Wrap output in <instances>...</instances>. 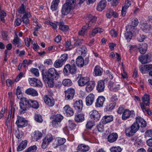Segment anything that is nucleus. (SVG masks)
I'll return each mask as SVG.
<instances>
[{"label":"nucleus","instance_id":"2","mask_svg":"<svg viewBox=\"0 0 152 152\" xmlns=\"http://www.w3.org/2000/svg\"><path fill=\"white\" fill-rule=\"evenodd\" d=\"M86 19L88 21V24L87 25L86 24L85 26H83L82 29L79 31L78 34L80 35H84L87 29L95 24L96 21V18L91 14H89L86 17Z\"/></svg>","mask_w":152,"mask_h":152},{"label":"nucleus","instance_id":"56","mask_svg":"<svg viewBox=\"0 0 152 152\" xmlns=\"http://www.w3.org/2000/svg\"><path fill=\"white\" fill-rule=\"evenodd\" d=\"M111 152H121L122 149L119 146L112 147L110 148Z\"/></svg>","mask_w":152,"mask_h":152},{"label":"nucleus","instance_id":"26","mask_svg":"<svg viewBox=\"0 0 152 152\" xmlns=\"http://www.w3.org/2000/svg\"><path fill=\"white\" fill-rule=\"evenodd\" d=\"M77 150L81 152H86L89 150V147L88 145L84 144H80L78 145Z\"/></svg>","mask_w":152,"mask_h":152},{"label":"nucleus","instance_id":"58","mask_svg":"<svg viewBox=\"0 0 152 152\" xmlns=\"http://www.w3.org/2000/svg\"><path fill=\"white\" fill-rule=\"evenodd\" d=\"M34 119L37 122L39 123H41L43 121L42 116L39 114H35V115Z\"/></svg>","mask_w":152,"mask_h":152},{"label":"nucleus","instance_id":"10","mask_svg":"<svg viewBox=\"0 0 152 152\" xmlns=\"http://www.w3.org/2000/svg\"><path fill=\"white\" fill-rule=\"evenodd\" d=\"M65 94V99L66 100H69L73 99L75 94V91L74 89L71 88H68L64 91Z\"/></svg>","mask_w":152,"mask_h":152},{"label":"nucleus","instance_id":"52","mask_svg":"<svg viewBox=\"0 0 152 152\" xmlns=\"http://www.w3.org/2000/svg\"><path fill=\"white\" fill-rule=\"evenodd\" d=\"M70 73L72 74H75L77 71V68L75 64H72V65H70Z\"/></svg>","mask_w":152,"mask_h":152},{"label":"nucleus","instance_id":"21","mask_svg":"<svg viewBox=\"0 0 152 152\" xmlns=\"http://www.w3.org/2000/svg\"><path fill=\"white\" fill-rule=\"evenodd\" d=\"M95 85L94 81H89L86 85V90L88 92H90L93 90Z\"/></svg>","mask_w":152,"mask_h":152},{"label":"nucleus","instance_id":"20","mask_svg":"<svg viewBox=\"0 0 152 152\" xmlns=\"http://www.w3.org/2000/svg\"><path fill=\"white\" fill-rule=\"evenodd\" d=\"M118 137V134L116 133L110 134L107 136V141L110 143H113L117 140Z\"/></svg>","mask_w":152,"mask_h":152},{"label":"nucleus","instance_id":"45","mask_svg":"<svg viewBox=\"0 0 152 152\" xmlns=\"http://www.w3.org/2000/svg\"><path fill=\"white\" fill-rule=\"evenodd\" d=\"M140 127V125L135 122L134 123L130 126L132 130L134 133H136L139 130Z\"/></svg>","mask_w":152,"mask_h":152},{"label":"nucleus","instance_id":"42","mask_svg":"<svg viewBox=\"0 0 152 152\" xmlns=\"http://www.w3.org/2000/svg\"><path fill=\"white\" fill-rule=\"evenodd\" d=\"M56 23L57 25L59 26V29L62 31H66L69 28L68 26L64 25V23L63 22H57Z\"/></svg>","mask_w":152,"mask_h":152},{"label":"nucleus","instance_id":"19","mask_svg":"<svg viewBox=\"0 0 152 152\" xmlns=\"http://www.w3.org/2000/svg\"><path fill=\"white\" fill-rule=\"evenodd\" d=\"M135 122L138 124L141 127H145L146 126V122L142 118L137 116L136 118Z\"/></svg>","mask_w":152,"mask_h":152},{"label":"nucleus","instance_id":"15","mask_svg":"<svg viewBox=\"0 0 152 152\" xmlns=\"http://www.w3.org/2000/svg\"><path fill=\"white\" fill-rule=\"evenodd\" d=\"M105 100V98L104 96H99L97 99L96 102L95 103V107L98 108L102 107Z\"/></svg>","mask_w":152,"mask_h":152},{"label":"nucleus","instance_id":"63","mask_svg":"<svg viewBox=\"0 0 152 152\" xmlns=\"http://www.w3.org/2000/svg\"><path fill=\"white\" fill-rule=\"evenodd\" d=\"M100 122L99 124L97 126V129L99 132H102L104 131V126L103 124Z\"/></svg>","mask_w":152,"mask_h":152},{"label":"nucleus","instance_id":"31","mask_svg":"<svg viewBox=\"0 0 152 152\" xmlns=\"http://www.w3.org/2000/svg\"><path fill=\"white\" fill-rule=\"evenodd\" d=\"M147 47L148 45L146 43H143L140 45L139 46V49L140 53L142 54H145L146 51Z\"/></svg>","mask_w":152,"mask_h":152},{"label":"nucleus","instance_id":"9","mask_svg":"<svg viewBox=\"0 0 152 152\" xmlns=\"http://www.w3.org/2000/svg\"><path fill=\"white\" fill-rule=\"evenodd\" d=\"M151 56L150 54L148 53L142 55L138 57V60L142 64L149 63L151 60Z\"/></svg>","mask_w":152,"mask_h":152},{"label":"nucleus","instance_id":"27","mask_svg":"<svg viewBox=\"0 0 152 152\" xmlns=\"http://www.w3.org/2000/svg\"><path fill=\"white\" fill-rule=\"evenodd\" d=\"M106 5V1L104 0H102L98 3L97 7V9L99 11H101L104 9Z\"/></svg>","mask_w":152,"mask_h":152},{"label":"nucleus","instance_id":"32","mask_svg":"<svg viewBox=\"0 0 152 152\" xmlns=\"http://www.w3.org/2000/svg\"><path fill=\"white\" fill-rule=\"evenodd\" d=\"M116 105L115 102H109L106 106L105 110L106 111H110L115 107Z\"/></svg>","mask_w":152,"mask_h":152},{"label":"nucleus","instance_id":"4","mask_svg":"<svg viewBox=\"0 0 152 152\" xmlns=\"http://www.w3.org/2000/svg\"><path fill=\"white\" fill-rule=\"evenodd\" d=\"M29 99L26 98H22L20 102V110L19 112L21 114H23L25 111L28 110L30 108Z\"/></svg>","mask_w":152,"mask_h":152},{"label":"nucleus","instance_id":"51","mask_svg":"<svg viewBox=\"0 0 152 152\" xmlns=\"http://www.w3.org/2000/svg\"><path fill=\"white\" fill-rule=\"evenodd\" d=\"M26 7L24 6V4H22L20 7L18 9V12L21 14H24L26 12Z\"/></svg>","mask_w":152,"mask_h":152},{"label":"nucleus","instance_id":"61","mask_svg":"<svg viewBox=\"0 0 152 152\" xmlns=\"http://www.w3.org/2000/svg\"><path fill=\"white\" fill-rule=\"evenodd\" d=\"M94 125L95 124L94 122L89 121L87 122L86 126L87 129H91Z\"/></svg>","mask_w":152,"mask_h":152},{"label":"nucleus","instance_id":"6","mask_svg":"<svg viewBox=\"0 0 152 152\" xmlns=\"http://www.w3.org/2000/svg\"><path fill=\"white\" fill-rule=\"evenodd\" d=\"M89 62L88 58H86L84 60L82 56H79L76 58L75 61L77 65L80 67H82L84 65L87 64Z\"/></svg>","mask_w":152,"mask_h":152},{"label":"nucleus","instance_id":"13","mask_svg":"<svg viewBox=\"0 0 152 152\" xmlns=\"http://www.w3.org/2000/svg\"><path fill=\"white\" fill-rule=\"evenodd\" d=\"M89 114L91 118L94 121V122H97L99 120L100 115L97 111L93 110L90 112Z\"/></svg>","mask_w":152,"mask_h":152},{"label":"nucleus","instance_id":"43","mask_svg":"<svg viewBox=\"0 0 152 152\" xmlns=\"http://www.w3.org/2000/svg\"><path fill=\"white\" fill-rule=\"evenodd\" d=\"M125 131L126 135L127 137H131L134 134L130 127H126Z\"/></svg>","mask_w":152,"mask_h":152},{"label":"nucleus","instance_id":"29","mask_svg":"<svg viewBox=\"0 0 152 152\" xmlns=\"http://www.w3.org/2000/svg\"><path fill=\"white\" fill-rule=\"evenodd\" d=\"M25 92L28 95H31L34 96H37L38 95L37 91L32 88H28L27 89Z\"/></svg>","mask_w":152,"mask_h":152},{"label":"nucleus","instance_id":"54","mask_svg":"<svg viewBox=\"0 0 152 152\" xmlns=\"http://www.w3.org/2000/svg\"><path fill=\"white\" fill-rule=\"evenodd\" d=\"M125 38L129 42L132 36V34L130 31H127L124 34Z\"/></svg>","mask_w":152,"mask_h":152},{"label":"nucleus","instance_id":"35","mask_svg":"<svg viewBox=\"0 0 152 152\" xmlns=\"http://www.w3.org/2000/svg\"><path fill=\"white\" fill-rule=\"evenodd\" d=\"M60 0H53L51 3L50 7L51 9L53 11L56 10L58 7Z\"/></svg>","mask_w":152,"mask_h":152},{"label":"nucleus","instance_id":"46","mask_svg":"<svg viewBox=\"0 0 152 152\" xmlns=\"http://www.w3.org/2000/svg\"><path fill=\"white\" fill-rule=\"evenodd\" d=\"M64 63L59 59L56 60L54 63V66L56 68H59L61 67Z\"/></svg>","mask_w":152,"mask_h":152},{"label":"nucleus","instance_id":"1","mask_svg":"<svg viewBox=\"0 0 152 152\" xmlns=\"http://www.w3.org/2000/svg\"><path fill=\"white\" fill-rule=\"evenodd\" d=\"M42 75L44 81L50 88L54 86L53 80H57L59 77L58 72L54 68L49 69L45 74H42Z\"/></svg>","mask_w":152,"mask_h":152},{"label":"nucleus","instance_id":"39","mask_svg":"<svg viewBox=\"0 0 152 152\" xmlns=\"http://www.w3.org/2000/svg\"><path fill=\"white\" fill-rule=\"evenodd\" d=\"M29 101L30 102H29V104L30 105V107H31L35 109H37L39 108V105L37 102L31 99H29Z\"/></svg>","mask_w":152,"mask_h":152},{"label":"nucleus","instance_id":"12","mask_svg":"<svg viewBox=\"0 0 152 152\" xmlns=\"http://www.w3.org/2000/svg\"><path fill=\"white\" fill-rule=\"evenodd\" d=\"M28 80L29 84L32 86L39 87L42 86L41 82L35 78H29Z\"/></svg>","mask_w":152,"mask_h":152},{"label":"nucleus","instance_id":"59","mask_svg":"<svg viewBox=\"0 0 152 152\" xmlns=\"http://www.w3.org/2000/svg\"><path fill=\"white\" fill-rule=\"evenodd\" d=\"M68 59V55L67 54L64 53L61 55L59 58V59L65 63Z\"/></svg>","mask_w":152,"mask_h":152},{"label":"nucleus","instance_id":"38","mask_svg":"<svg viewBox=\"0 0 152 152\" xmlns=\"http://www.w3.org/2000/svg\"><path fill=\"white\" fill-rule=\"evenodd\" d=\"M42 133L40 132L38 130L35 131L34 132L33 138L37 141L42 137Z\"/></svg>","mask_w":152,"mask_h":152},{"label":"nucleus","instance_id":"57","mask_svg":"<svg viewBox=\"0 0 152 152\" xmlns=\"http://www.w3.org/2000/svg\"><path fill=\"white\" fill-rule=\"evenodd\" d=\"M57 145H61L64 144L66 141V140L64 138L58 137L57 138Z\"/></svg>","mask_w":152,"mask_h":152},{"label":"nucleus","instance_id":"50","mask_svg":"<svg viewBox=\"0 0 152 152\" xmlns=\"http://www.w3.org/2000/svg\"><path fill=\"white\" fill-rule=\"evenodd\" d=\"M70 64H67L65 66L63 69L64 74L68 75L70 73Z\"/></svg>","mask_w":152,"mask_h":152},{"label":"nucleus","instance_id":"8","mask_svg":"<svg viewBox=\"0 0 152 152\" xmlns=\"http://www.w3.org/2000/svg\"><path fill=\"white\" fill-rule=\"evenodd\" d=\"M15 123L18 127L23 128L27 125V121L24 118L18 115Z\"/></svg>","mask_w":152,"mask_h":152},{"label":"nucleus","instance_id":"11","mask_svg":"<svg viewBox=\"0 0 152 152\" xmlns=\"http://www.w3.org/2000/svg\"><path fill=\"white\" fill-rule=\"evenodd\" d=\"M44 100L45 104L49 107H52L55 104L54 100L50 95H45L44 97Z\"/></svg>","mask_w":152,"mask_h":152},{"label":"nucleus","instance_id":"7","mask_svg":"<svg viewBox=\"0 0 152 152\" xmlns=\"http://www.w3.org/2000/svg\"><path fill=\"white\" fill-rule=\"evenodd\" d=\"M53 140L52 135L51 134H47L45 138L43 139L41 145V147L43 149L46 148L49 144Z\"/></svg>","mask_w":152,"mask_h":152},{"label":"nucleus","instance_id":"55","mask_svg":"<svg viewBox=\"0 0 152 152\" xmlns=\"http://www.w3.org/2000/svg\"><path fill=\"white\" fill-rule=\"evenodd\" d=\"M31 72L35 76L38 77L39 76V74L38 70L35 68H31L30 70Z\"/></svg>","mask_w":152,"mask_h":152},{"label":"nucleus","instance_id":"5","mask_svg":"<svg viewBox=\"0 0 152 152\" xmlns=\"http://www.w3.org/2000/svg\"><path fill=\"white\" fill-rule=\"evenodd\" d=\"M135 116V112L134 110H130L129 109L125 110L122 113V119L126 120L130 118H134Z\"/></svg>","mask_w":152,"mask_h":152},{"label":"nucleus","instance_id":"33","mask_svg":"<svg viewBox=\"0 0 152 152\" xmlns=\"http://www.w3.org/2000/svg\"><path fill=\"white\" fill-rule=\"evenodd\" d=\"M60 0H53L51 3L50 7L51 9L53 11L56 10L58 7Z\"/></svg>","mask_w":152,"mask_h":152},{"label":"nucleus","instance_id":"3","mask_svg":"<svg viewBox=\"0 0 152 152\" xmlns=\"http://www.w3.org/2000/svg\"><path fill=\"white\" fill-rule=\"evenodd\" d=\"M76 4V0H66L62 6V14L64 15L68 14L71 10L75 8Z\"/></svg>","mask_w":152,"mask_h":152},{"label":"nucleus","instance_id":"23","mask_svg":"<svg viewBox=\"0 0 152 152\" xmlns=\"http://www.w3.org/2000/svg\"><path fill=\"white\" fill-rule=\"evenodd\" d=\"M103 69L99 66H96L94 68V73L96 76H101L103 74Z\"/></svg>","mask_w":152,"mask_h":152},{"label":"nucleus","instance_id":"25","mask_svg":"<svg viewBox=\"0 0 152 152\" xmlns=\"http://www.w3.org/2000/svg\"><path fill=\"white\" fill-rule=\"evenodd\" d=\"M113 120V117L112 115H105L103 117L101 120V123L103 124H106L110 123Z\"/></svg>","mask_w":152,"mask_h":152},{"label":"nucleus","instance_id":"60","mask_svg":"<svg viewBox=\"0 0 152 152\" xmlns=\"http://www.w3.org/2000/svg\"><path fill=\"white\" fill-rule=\"evenodd\" d=\"M132 23L131 25L133 27H135L137 26L139 22L138 20L136 18H133L132 20Z\"/></svg>","mask_w":152,"mask_h":152},{"label":"nucleus","instance_id":"30","mask_svg":"<svg viewBox=\"0 0 152 152\" xmlns=\"http://www.w3.org/2000/svg\"><path fill=\"white\" fill-rule=\"evenodd\" d=\"M27 141L25 140L23 141L18 146L17 148V151H20L25 149L27 145Z\"/></svg>","mask_w":152,"mask_h":152},{"label":"nucleus","instance_id":"36","mask_svg":"<svg viewBox=\"0 0 152 152\" xmlns=\"http://www.w3.org/2000/svg\"><path fill=\"white\" fill-rule=\"evenodd\" d=\"M75 120L77 123L82 122L84 120V115L80 114L76 115L75 117Z\"/></svg>","mask_w":152,"mask_h":152},{"label":"nucleus","instance_id":"44","mask_svg":"<svg viewBox=\"0 0 152 152\" xmlns=\"http://www.w3.org/2000/svg\"><path fill=\"white\" fill-rule=\"evenodd\" d=\"M86 48L85 46H83L82 47L78 48L76 50L77 52L83 56H85L86 53Z\"/></svg>","mask_w":152,"mask_h":152},{"label":"nucleus","instance_id":"49","mask_svg":"<svg viewBox=\"0 0 152 152\" xmlns=\"http://www.w3.org/2000/svg\"><path fill=\"white\" fill-rule=\"evenodd\" d=\"M68 126L69 128L71 130H73L76 128V124L74 123L73 121L71 120H69L68 121Z\"/></svg>","mask_w":152,"mask_h":152},{"label":"nucleus","instance_id":"22","mask_svg":"<svg viewBox=\"0 0 152 152\" xmlns=\"http://www.w3.org/2000/svg\"><path fill=\"white\" fill-rule=\"evenodd\" d=\"M31 16L30 13L27 11L23 15L22 20L23 22L26 24H27L29 22V18Z\"/></svg>","mask_w":152,"mask_h":152},{"label":"nucleus","instance_id":"16","mask_svg":"<svg viewBox=\"0 0 152 152\" xmlns=\"http://www.w3.org/2000/svg\"><path fill=\"white\" fill-rule=\"evenodd\" d=\"M83 106L82 101L79 100L75 101L74 104V107L77 112H80L82 110Z\"/></svg>","mask_w":152,"mask_h":152},{"label":"nucleus","instance_id":"28","mask_svg":"<svg viewBox=\"0 0 152 152\" xmlns=\"http://www.w3.org/2000/svg\"><path fill=\"white\" fill-rule=\"evenodd\" d=\"M142 102H140L141 103H143L146 106H149L150 104V98L149 96L148 95L145 94L144 95L142 98Z\"/></svg>","mask_w":152,"mask_h":152},{"label":"nucleus","instance_id":"47","mask_svg":"<svg viewBox=\"0 0 152 152\" xmlns=\"http://www.w3.org/2000/svg\"><path fill=\"white\" fill-rule=\"evenodd\" d=\"M52 117V118L53 119L60 123L63 119V117L61 115L59 114L53 115Z\"/></svg>","mask_w":152,"mask_h":152},{"label":"nucleus","instance_id":"17","mask_svg":"<svg viewBox=\"0 0 152 152\" xmlns=\"http://www.w3.org/2000/svg\"><path fill=\"white\" fill-rule=\"evenodd\" d=\"M95 99V96L92 94H89L86 98V103L88 106L91 105L94 103Z\"/></svg>","mask_w":152,"mask_h":152},{"label":"nucleus","instance_id":"24","mask_svg":"<svg viewBox=\"0 0 152 152\" xmlns=\"http://www.w3.org/2000/svg\"><path fill=\"white\" fill-rule=\"evenodd\" d=\"M105 88L104 83L102 80H99L97 83L96 86V89L99 92L104 91Z\"/></svg>","mask_w":152,"mask_h":152},{"label":"nucleus","instance_id":"62","mask_svg":"<svg viewBox=\"0 0 152 152\" xmlns=\"http://www.w3.org/2000/svg\"><path fill=\"white\" fill-rule=\"evenodd\" d=\"M15 109L14 108H11V109L9 110V115L8 117H9L11 119L12 117L13 118L14 117Z\"/></svg>","mask_w":152,"mask_h":152},{"label":"nucleus","instance_id":"64","mask_svg":"<svg viewBox=\"0 0 152 152\" xmlns=\"http://www.w3.org/2000/svg\"><path fill=\"white\" fill-rule=\"evenodd\" d=\"M37 147L35 145L29 147L26 150L27 152H34L37 150Z\"/></svg>","mask_w":152,"mask_h":152},{"label":"nucleus","instance_id":"34","mask_svg":"<svg viewBox=\"0 0 152 152\" xmlns=\"http://www.w3.org/2000/svg\"><path fill=\"white\" fill-rule=\"evenodd\" d=\"M60 0H53L51 3L50 7L51 9L53 11L56 10L58 7Z\"/></svg>","mask_w":152,"mask_h":152},{"label":"nucleus","instance_id":"40","mask_svg":"<svg viewBox=\"0 0 152 152\" xmlns=\"http://www.w3.org/2000/svg\"><path fill=\"white\" fill-rule=\"evenodd\" d=\"M141 28L142 30L146 33L148 32L151 28L150 25L146 23H143L141 25Z\"/></svg>","mask_w":152,"mask_h":152},{"label":"nucleus","instance_id":"37","mask_svg":"<svg viewBox=\"0 0 152 152\" xmlns=\"http://www.w3.org/2000/svg\"><path fill=\"white\" fill-rule=\"evenodd\" d=\"M103 29L99 27H96L94 29L90 35L91 37L94 36L96 34L101 33L103 31Z\"/></svg>","mask_w":152,"mask_h":152},{"label":"nucleus","instance_id":"14","mask_svg":"<svg viewBox=\"0 0 152 152\" xmlns=\"http://www.w3.org/2000/svg\"><path fill=\"white\" fill-rule=\"evenodd\" d=\"M63 111L64 113L68 117L72 116L74 113L73 110L68 104L66 105L63 107Z\"/></svg>","mask_w":152,"mask_h":152},{"label":"nucleus","instance_id":"18","mask_svg":"<svg viewBox=\"0 0 152 152\" xmlns=\"http://www.w3.org/2000/svg\"><path fill=\"white\" fill-rule=\"evenodd\" d=\"M89 80L90 79L88 77H81L78 81V85L80 86H84L89 82Z\"/></svg>","mask_w":152,"mask_h":152},{"label":"nucleus","instance_id":"41","mask_svg":"<svg viewBox=\"0 0 152 152\" xmlns=\"http://www.w3.org/2000/svg\"><path fill=\"white\" fill-rule=\"evenodd\" d=\"M108 87L110 90L115 92L119 90L120 85L119 84L115 85L113 84H110L108 86Z\"/></svg>","mask_w":152,"mask_h":152},{"label":"nucleus","instance_id":"53","mask_svg":"<svg viewBox=\"0 0 152 152\" xmlns=\"http://www.w3.org/2000/svg\"><path fill=\"white\" fill-rule=\"evenodd\" d=\"M140 106L143 112L146 111L147 112V114L149 115H151L152 112L151 110L149 109L146 110L145 105L143 104V103H141L140 104Z\"/></svg>","mask_w":152,"mask_h":152},{"label":"nucleus","instance_id":"48","mask_svg":"<svg viewBox=\"0 0 152 152\" xmlns=\"http://www.w3.org/2000/svg\"><path fill=\"white\" fill-rule=\"evenodd\" d=\"M62 84L64 86L69 87L72 85V83L69 79H65L63 80Z\"/></svg>","mask_w":152,"mask_h":152}]
</instances>
